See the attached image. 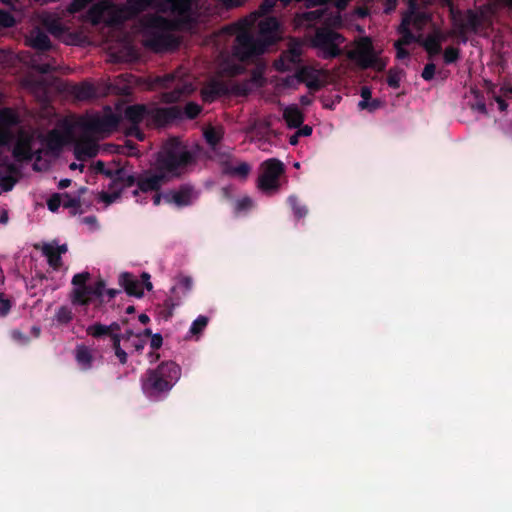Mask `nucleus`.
I'll list each match as a JSON object with an SVG mask.
<instances>
[{
  "instance_id": "f257e3e1",
  "label": "nucleus",
  "mask_w": 512,
  "mask_h": 512,
  "mask_svg": "<svg viewBox=\"0 0 512 512\" xmlns=\"http://www.w3.org/2000/svg\"><path fill=\"white\" fill-rule=\"evenodd\" d=\"M195 162L194 154L178 138H168L158 151L154 168L169 180L184 175Z\"/></svg>"
},
{
  "instance_id": "f03ea898",
  "label": "nucleus",
  "mask_w": 512,
  "mask_h": 512,
  "mask_svg": "<svg viewBox=\"0 0 512 512\" xmlns=\"http://www.w3.org/2000/svg\"><path fill=\"white\" fill-rule=\"evenodd\" d=\"M181 373V367L171 360L147 369L141 377L143 393L154 401L165 398L181 378Z\"/></svg>"
},
{
  "instance_id": "7ed1b4c3",
  "label": "nucleus",
  "mask_w": 512,
  "mask_h": 512,
  "mask_svg": "<svg viewBox=\"0 0 512 512\" xmlns=\"http://www.w3.org/2000/svg\"><path fill=\"white\" fill-rule=\"evenodd\" d=\"M144 44L155 51L168 48L174 41L170 31L173 29L172 22L156 14L144 15L139 21Z\"/></svg>"
},
{
  "instance_id": "20e7f679",
  "label": "nucleus",
  "mask_w": 512,
  "mask_h": 512,
  "mask_svg": "<svg viewBox=\"0 0 512 512\" xmlns=\"http://www.w3.org/2000/svg\"><path fill=\"white\" fill-rule=\"evenodd\" d=\"M450 17L455 34L461 39V42L468 41V33H479L484 27L485 16L472 9L461 11L458 9H450Z\"/></svg>"
},
{
  "instance_id": "39448f33",
  "label": "nucleus",
  "mask_w": 512,
  "mask_h": 512,
  "mask_svg": "<svg viewBox=\"0 0 512 512\" xmlns=\"http://www.w3.org/2000/svg\"><path fill=\"white\" fill-rule=\"evenodd\" d=\"M262 173L258 177L257 187L265 194H272L279 190V178L285 172L284 164L277 158H270L261 164Z\"/></svg>"
},
{
  "instance_id": "423d86ee",
  "label": "nucleus",
  "mask_w": 512,
  "mask_h": 512,
  "mask_svg": "<svg viewBox=\"0 0 512 512\" xmlns=\"http://www.w3.org/2000/svg\"><path fill=\"white\" fill-rule=\"evenodd\" d=\"M268 46L259 37L255 38L251 33L244 31L236 36L234 56L240 61H250L262 55Z\"/></svg>"
},
{
  "instance_id": "0eeeda50",
  "label": "nucleus",
  "mask_w": 512,
  "mask_h": 512,
  "mask_svg": "<svg viewBox=\"0 0 512 512\" xmlns=\"http://www.w3.org/2000/svg\"><path fill=\"white\" fill-rule=\"evenodd\" d=\"M29 46L36 50L38 54L32 59V67L34 70L41 74H49L55 71L53 64L39 63L38 59H41L42 54L52 49V43L46 32L40 28H35L31 31L29 38L27 39Z\"/></svg>"
},
{
  "instance_id": "6e6552de",
  "label": "nucleus",
  "mask_w": 512,
  "mask_h": 512,
  "mask_svg": "<svg viewBox=\"0 0 512 512\" xmlns=\"http://www.w3.org/2000/svg\"><path fill=\"white\" fill-rule=\"evenodd\" d=\"M344 41V37L329 28L318 29L314 36V46L321 49L324 59H333L341 54L339 44Z\"/></svg>"
},
{
  "instance_id": "1a4fd4ad",
  "label": "nucleus",
  "mask_w": 512,
  "mask_h": 512,
  "mask_svg": "<svg viewBox=\"0 0 512 512\" xmlns=\"http://www.w3.org/2000/svg\"><path fill=\"white\" fill-rule=\"evenodd\" d=\"M120 121L121 116L113 113L111 108L107 106L104 115L88 117L81 123V126L85 131L95 134L110 133L118 127Z\"/></svg>"
},
{
  "instance_id": "9d476101",
  "label": "nucleus",
  "mask_w": 512,
  "mask_h": 512,
  "mask_svg": "<svg viewBox=\"0 0 512 512\" xmlns=\"http://www.w3.org/2000/svg\"><path fill=\"white\" fill-rule=\"evenodd\" d=\"M180 119H183L182 108L180 106H148L147 126L164 127Z\"/></svg>"
},
{
  "instance_id": "9b49d317",
  "label": "nucleus",
  "mask_w": 512,
  "mask_h": 512,
  "mask_svg": "<svg viewBox=\"0 0 512 512\" xmlns=\"http://www.w3.org/2000/svg\"><path fill=\"white\" fill-rule=\"evenodd\" d=\"M353 58L357 65L362 69L373 68L380 72L383 71L386 66V64L375 54L372 42L368 37L362 39Z\"/></svg>"
},
{
  "instance_id": "f8f14e48",
  "label": "nucleus",
  "mask_w": 512,
  "mask_h": 512,
  "mask_svg": "<svg viewBox=\"0 0 512 512\" xmlns=\"http://www.w3.org/2000/svg\"><path fill=\"white\" fill-rule=\"evenodd\" d=\"M169 181L160 171H145L137 177V189L133 191V196L138 197L139 192H158Z\"/></svg>"
},
{
  "instance_id": "ddd939ff",
  "label": "nucleus",
  "mask_w": 512,
  "mask_h": 512,
  "mask_svg": "<svg viewBox=\"0 0 512 512\" xmlns=\"http://www.w3.org/2000/svg\"><path fill=\"white\" fill-rule=\"evenodd\" d=\"M70 137V131L62 133L57 129H52L45 136L41 135L40 140L46 148L47 155L58 156Z\"/></svg>"
},
{
  "instance_id": "4468645a",
  "label": "nucleus",
  "mask_w": 512,
  "mask_h": 512,
  "mask_svg": "<svg viewBox=\"0 0 512 512\" xmlns=\"http://www.w3.org/2000/svg\"><path fill=\"white\" fill-rule=\"evenodd\" d=\"M43 151L41 149L33 152L32 150V137L22 134L14 144L12 155L18 162L31 161L34 157L37 160L41 159Z\"/></svg>"
},
{
  "instance_id": "2eb2a0df",
  "label": "nucleus",
  "mask_w": 512,
  "mask_h": 512,
  "mask_svg": "<svg viewBox=\"0 0 512 512\" xmlns=\"http://www.w3.org/2000/svg\"><path fill=\"white\" fill-rule=\"evenodd\" d=\"M104 288L105 282L100 279L88 288L73 289L71 301L74 305L87 306L92 302L93 297H102Z\"/></svg>"
},
{
  "instance_id": "dca6fc26",
  "label": "nucleus",
  "mask_w": 512,
  "mask_h": 512,
  "mask_svg": "<svg viewBox=\"0 0 512 512\" xmlns=\"http://www.w3.org/2000/svg\"><path fill=\"white\" fill-rule=\"evenodd\" d=\"M18 123V115L12 109L0 110V146H7L12 142L14 135L10 128Z\"/></svg>"
},
{
  "instance_id": "f3484780",
  "label": "nucleus",
  "mask_w": 512,
  "mask_h": 512,
  "mask_svg": "<svg viewBox=\"0 0 512 512\" xmlns=\"http://www.w3.org/2000/svg\"><path fill=\"white\" fill-rule=\"evenodd\" d=\"M280 23L275 17H268L259 23V38L269 47L279 39Z\"/></svg>"
},
{
  "instance_id": "a211bd4d",
  "label": "nucleus",
  "mask_w": 512,
  "mask_h": 512,
  "mask_svg": "<svg viewBox=\"0 0 512 512\" xmlns=\"http://www.w3.org/2000/svg\"><path fill=\"white\" fill-rule=\"evenodd\" d=\"M301 51L297 47H292L283 52L278 59L273 63V66L278 72H287L300 63Z\"/></svg>"
},
{
  "instance_id": "6ab92c4d",
  "label": "nucleus",
  "mask_w": 512,
  "mask_h": 512,
  "mask_svg": "<svg viewBox=\"0 0 512 512\" xmlns=\"http://www.w3.org/2000/svg\"><path fill=\"white\" fill-rule=\"evenodd\" d=\"M193 188L189 185H181L177 191H169L164 194V200L167 203H174L178 207L189 206L192 204Z\"/></svg>"
},
{
  "instance_id": "aec40b11",
  "label": "nucleus",
  "mask_w": 512,
  "mask_h": 512,
  "mask_svg": "<svg viewBox=\"0 0 512 512\" xmlns=\"http://www.w3.org/2000/svg\"><path fill=\"white\" fill-rule=\"evenodd\" d=\"M121 330V325L118 322H112L110 325H104L102 323L96 322L92 325H89L86 329L87 335L101 339L103 337H110L113 339L114 335H121L119 332Z\"/></svg>"
},
{
  "instance_id": "412c9836",
  "label": "nucleus",
  "mask_w": 512,
  "mask_h": 512,
  "mask_svg": "<svg viewBox=\"0 0 512 512\" xmlns=\"http://www.w3.org/2000/svg\"><path fill=\"white\" fill-rule=\"evenodd\" d=\"M68 248L66 244L54 246L50 243H44L41 247L42 254L47 257V261L50 267L57 270L61 267V255L67 252Z\"/></svg>"
},
{
  "instance_id": "4be33fe9",
  "label": "nucleus",
  "mask_w": 512,
  "mask_h": 512,
  "mask_svg": "<svg viewBox=\"0 0 512 512\" xmlns=\"http://www.w3.org/2000/svg\"><path fill=\"white\" fill-rule=\"evenodd\" d=\"M402 18H407L409 26H413L416 30H422L430 20V16L426 12L420 11L414 1H410L409 9Z\"/></svg>"
},
{
  "instance_id": "5701e85b",
  "label": "nucleus",
  "mask_w": 512,
  "mask_h": 512,
  "mask_svg": "<svg viewBox=\"0 0 512 512\" xmlns=\"http://www.w3.org/2000/svg\"><path fill=\"white\" fill-rule=\"evenodd\" d=\"M119 284L130 296L141 298L144 295V289L141 282L132 273H121L119 276Z\"/></svg>"
},
{
  "instance_id": "b1692460",
  "label": "nucleus",
  "mask_w": 512,
  "mask_h": 512,
  "mask_svg": "<svg viewBox=\"0 0 512 512\" xmlns=\"http://www.w3.org/2000/svg\"><path fill=\"white\" fill-rule=\"evenodd\" d=\"M446 40L444 34L437 30L430 33L426 38L420 42L424 50L428 53L429 58H432L442 52V43Z\"/></svg>"
},
{
  "instance_id": "393cba45",
  "label": "nucleus",
  "mask_w": 512,
  "mask_h": 512,
  "mask_svg": "<svg viewBox=\"0 0 512 512\" xmlns=\"http://www.w3.org/2000/svg\"><path fill=\"white\" fill-rule=\"evenodd\" d=\"M283 119L288 128L296 129L303 124L305 116L296 104H291L284 108Z\"/></svg>"
},
{
  "instance_id": "a878e982",
  "label": "nucleus",
  "mask_w": 512,
  "mask_h": 512,
  "mask_svg": "<svg viewBox=\"0 0 512 512\" xmlns=\"http://www.w3.org/2000/svg\"><path fill=\"white\" fill-rule=\"evenodd\" d=\"M148 105L133 104L126 107L124 117L132 125H139L143 120L147 121Z\"/></svg>"
},
{
  "instance_id": "bb28decb",
  "label": "nucleus",
  "mask_w": 512,
  "mask_h": 512,
  "mask_svg": "<svg viewBox=\"0 0 512 512\" xmlns=\"http://www.w3.org/2000/svg\"><path fill=\"white\" fill-rule=\"evenodd\" d=\"M97 152L96 144L89 139L80 140L74 146V155L77 160L92 158L97 155Z\"/></svg>"
},
{
  "instance_id": "cd10ccee",
  "label": "nucleus",
  "mask_w": 512,
  "mask_h": 512,
  "mask_svg": "<svg viewBox=\"0 0 512 512\" xmlns=\"http://www.w3.org/2000/svg\"><path fill=\"white\" fill-rule=\"evenodd\" d=\"M155 0H126L123 11L127 18H135L143 11L152 7Z\"/></svg>"
},
{
  "instance_id": "c85d7f7f",
  "label": "nucleus",
  "mask_w": 512,
  "mask_h": 512,
  "mask_svg": "<svg viewBox=\"0 0 512 512\" xmlns=\"http://www.w3.org/2000/svg\"><path fill=\"white\" fill-rule=\"evenodd\" d=\"M72 94L81 101L90 100L97 96L95 86L87 81L76 84L72 88Z\"/></svg>"
},
{
  "instance_id": "c756f323",
  "label": "nucleus",
  "mask_w": 512,
  "mask_h": 512,
  "mask_svg": "<svg viewBox=\"0 0 512 512\" xmlns=\"http://www.w3.org/2000/svg\"><path fill=\"white\" fill-rule=\"evenodd\" d=\"M398 33L401 35V37L395 41L398 45L408 46L414 42H420V37L415 36L411 31L407 18H402L398 27Z\"/></svg>"
},
{
  "instance_id": "7c9ffc66",
  "label": "nucleus",
  "mask_w": 512,
  "mask_h": 512,
  "mask_svg": "<svg viewBox=\"0 0 512 512\" xmlns=\"http://www.w3.org/2000/svg\"><path fill=\"white\" fill-rule=\"evenodd\" d=\"M111 179L115 184H121V191L124 188L131 187L134 184H137V177L132 174H128L124 168L115 169Z\"/></svg>"
},
{
  "instance_id": "2f4dec72",
  "label": "nucleus",
  "mask_w": 512,
  "mask_h": 512,
  "mask_svg": "<svg viewBox=\"0 0 512 512\" xmlns=\"http://www.w3.org/2000/svg\"><path fill=\"white\" fill-rule=\"evenodd\" d=\"M75 358L78 365L83 370H88L92 367L93 356L91 350L85 345H79L76 347Z\"/></svg>"
},
{
  "instance_id": "473e14b6",
  "label": "nucleus",
  "mask_w": 512,
  "mask_h": 512,
  "mask_svg": "<svg viewBox=\"0 0 512 512\" xmlns=\"http://www.w3.org/2000/svg\"><path fill=\"white\" fill-rule=\"evenodd\" d=\"M186 88V85L177 82L172 90L162 93L161 99L165 103H175L185 94Z\"/></svg>"
},
{
  "instance_id": "72a5a7b5",
  "label": "nucleus",
  "mask_w": 512,
  "mask_h": 512,
  "mask_svg": "<svg viewBox=\"0 0 512 512\" xmlns=\"http://www.w3.org/2000/svg\"><path fill=\"white\" fill-rule=\"evenodd\" d=\"M193 287V280L189 276H182L179 278L178 283L171 288L172 294H177L179 292L182 293L183 296H186Z\"/></svg>"
},
{
  "instance_id": "f704fd0d",
  "label": "nucleus",
  "mask_w": 512,
  "mask_h": 512,
  "mask_svg": "<svg viewBox=\"0 0 512 512\" xmlns=\"http://www.w3.org/2000/svg\"><path fill=\"white\" fill-rule=\"evenodd\" d=\"M204 138L209 146L215 148L223 138L221 129L215 127H208L204 131Z\"/></svg>"
},
{
  "instance_id": "c9c22d12",
  "label": "nucleus",
  "mask_w": 512,
  "mask_h": 512,
  "mask_svg": "<svg viewBox=\"0 0 512 512\" xmlns=\"http://www.w3.org/2000/svg\"><path fill=\"white\" fill-rule=\"evenodd\" d=\"M289 206L291 207L294 216L297 219H301L308 214V208L301 204L298 197L295 195H290L287 199Z\"/></svg>"
},
{
  "instance_id": "e433bc0d",
  "label": "nucleus",
  "mask_w": 512,
  "mask_h": 512,
  "mask_svg": "<svg viewBox=\"0 0 512 512\" xmlns=\"http://www.w3.org/2000/svg\"><path fill=\"white\" fill-rule=\"evenodd\" d=\"M209 322L208 317L204 315H199L191 324L189 332L194 335L198 336L200 335L204 329L207 327Z\"/></svg>"
},
{
  "instance_id": "4c0bfd02",
  "label": "nucleus",
  "mask_w": 512,
  "mask_h": 512,
  "mask_svg": "<svg viewBox=\"0 0 512 512\" xmlns=\"http://www.w3.org/2000/svg\"><path fill=\"white\" fill-rule=\"evenodd\" d=\"M112 341V349L114 350V353L116 357L118 358L119 362L121 364L127 363L128 355L127 353L121 348V335H114Z\"/></svg>"
},
{
  "instance_id": "58836bf2",
  "label": "nucleus",
  "mask_w": 512,
  "mask_h": 512,
  "mask_svg": "<svg viewBox=\"0 0 512 512\" xmlns=\"http://www.w3.org/2000/svg\"><path fill=\"white\" fill-rule=\"evenodd\" d=\"M181 304V298L177 294L167 297L163 302L166 310L165 318L172 317L174 309Z\"/></svg>"
},
{
  "instance_id": "ea45409f",
  "label": "nucleus",
  "mask_w": 512,
  "mask_h": 512,
  "mask_svg": "<svg viewBox=\"0 0 512 512\" xmlns=\"http://www.w3.org/2000/svg\"><path fill=\"white\" fill-rule=\"evenodd\" d=\"M202 111V107L195 103V102H189L185 105V107L182 109L183 118L187 119H195Z\"/></svg>"
},
{
  "instance_id": "a19ab883",
  "label": "nucleus",
  "mask_w": 512,
  "mask_h": 512,
  "mask_svg": "<svg viewBox=\"0 0 512 512\" xmlns=\"http://www.w3.org/2000/svg\"><path fill=\"white\" fill-rule=\"evenodd\" d=\"M80 199L76 197L70 196L68 193H64L62 195V206L64 208L73 209L71 213L75 215L77 213V209L80 207Z\"/></svg>"
},
{
  "instance_id": "79ce46f5",
  "label": "nucleus",
  "mask_w": 512,
  "mask_h": 512,
  "mask_svg": "<svg viewBox=\"0 0 512 512\" xmlns=\"http://www.w3.org/2000/svg\"><path fill=\"white\" fill-rule=\"evenodd\" d=\"M459 58H460V49L459 48L449 46L444 50L443 59H444L445 64H447V65L453 64V63L457 62Z\"/></svg>"
},
{
  "instance_id": "37998d69",
  "label": "nucleus",
  "mask_w": 512,
  "mask_h": 512,
  "mask_svg": "<svg viewBox=\"0 0 512 512\" xmlns=\"http://www.w3.org/2000/svg\"><path fill=\"white\" fill-rule=\"evenodd\" d=\"M191 0H171V7L173 11L180 14H187L191 10Z\"/></svg>"
},
{
  "instance_id": "c03bdc74",
  "label": "nucleus",
  "mask_w": 512,
  "mask_h": 512,
  "mask_svg": "<svg viewBox=\"0 0 512 512\" xmlns=\"http://www.w3.org/2000/svg\"><path fill=\"white\" fill-rule=\"evenodd\" d=\"M55 317H56L57 322H59L61 324H67L72 320L73 314L69 307L61 306L57 310Z\"/></svg>"
},
{
  "instance_id": "a18cd8bd",
  "label": "nucleus",
  "mask_w": 512,
  "mask_h": 512,
  "mask_svg": "<svg viewBox=\"0 0 512 512\" xmlns=\"http://www.w3.org/2000/svg\"><path fill=\"white\" fill-rule=\"evenodd\" d=\"M90 279L89 272L77 273L73 276L71 283L75 286L74 289L88 288L86 282Z\"/></svg>"
},
{
  "instance_id": "49530a36",
  "label": "nucleus",
  "mask_w": 512,
  "mask_h": 512,
  "mask_svg": "<svg viewBox=\"0 0 512 512\" xmlns=\"http://www.w3.org/2000/svg\"><path fill=\"white\" fill-rule=\"evenodd\" d=\"M314 75V72L309 67L302 66L297 69L295 78L299 83L306 84Z\"/></svg>"
},
{
  "instance_id": "de8ad7c7",
  "label": "nucleus",
  "mask_w": 512,
  "mask_h": 512,
  "mask_svg": "<svg viewBox=\"0 0 512 512\" xmlns=\"http://www.w3.org/2000/svg\"><path fill=\"white\" fill-rule=\"evenodd\" d=\"M251 167L248 163L242 162L237 166L229 168L228 172L232 175H237L246 178L250 173Z\"/></svg>"
},
{
  "instance_id": "09e8293b",
  "label": "nucleus",
  "mask_w": 512,
  "mask_h": 512,
  "mask_svg": "<svg viewBox=\"0 0 512 512\" xmlns=\"http://www.w3.org/2000/svg\"><path fill=\"white\" fill-rule=\"evenodd\" d=\"M381 106V101L379 99H370V100H361L358 103V107L360 110H367L369 112H374Z\"/></svg>"
},
{
  "instance_id": "8fccbe9b",
  "label": "nucleus",
  "mask_w": 512,
  "mask_h": 512,
  "mask_svg": "<svg viewBox=\"0 0 512 512\" xmlns=\"http://www.w3.org/2000/svg\"><path fill=\"white\" fill-rule=\"evenodd\" d=\"M400 81H401L400 72L390 69L388 72V75H387L388 86L393 89H398L400 87Z\"/></svg>"
},
{
  "instance_id": "3c124183",
  "label": "nucleus",
  "mask_w": 512,
  "mask_h": 512,
  "mask_svg": "<svg viewBox=\"0 0 512 512\" xmlns=\"http://www.w3.org/2000/svg\"><path fill=\"white\" fill-rule=\"evenodd\" d=\"M15 25L14 17L5 10H0V28H10Z\"/></svg>"
},
{
  "instance_id": "603ef678",
  "label": "nucleus",
  "mask_w": 512,
  "mask_h": 512,
  "mask_svg": "<svg viewBox=\"0 0 512 512\" xmlns=\"http://www.w3.org/2000/svg\"><path fill=\"white\" fill-rule=\"evenodd\" d=\"M62 206V195L54 193L47 200V207L51 212H56Z\"/></svg>"
},
{
  "instance_id": "864d4df0",
  "label": "nucleus",
  "mask_w": 512,
  "mask_h": 512,
  "mask_svg": "<svg viewBox=\"0 0 512 512\" xmlns=\"http://www.w3.org/2000/svg\"><path fill=\"white\" fill-rule=\"evenodd\" d=\"M253 205V201L250 197L245 196L239 199L235 204V212L240 213L242 211L249 210Z\"/></svg>"
},
{
  "instance_id": "5fc2aeb1",
  "label": "nucleus",
  "mask_w": 512,
  "mask_h": 512,
  "mask_svg": "<svg viewBox=\"0 0 512 512\" xmlns=\"http://www.w3.org/2000/svg\"><path fill=\"white\" fill-rule=\"evenodd\" d=\"M92 0H72L69 4V12L77 13L82 11Z\"/></svg>"
},
{
  "instance_id": "6e6d98bb",
  "label": "nucleus",
  "mask_w": 512,
  "mask_h": 512,
  "mask_svg": "<svg viewBox=\"0 0 512 512\" xmlns=\"http://www.w3.org/2000/svg\"><path fill=\"white\" fill-rule=\"evenodd\" d=\"M10 335L14 341L18 342L21 345H26L30 342V338L19 329H13Z\"/></svg>"
},
{
  "instance_id": "4d7b16f0",
  "label": "nucleus",
  "mask_w": 512,
  "mask_h": 512,
  "mask_svg": "<svg viewBox=\"0 0 512 512\" xmlns=\"http://www.w3.org/2000/svg\"><path fill=\"white\" fill-rule=\"evenodd\" d=\"M175 80L176 77L174 74H166L164 76L157 77L156 83L163 88H169Z\"/></svg>"
},
{
  "instance_id": "13d9d810",
  "label": "nucleus",
  "mask_w": 512,
  "mask_h": 512,
  "mask_svg": "<svg viewBox=\"0 0 512 512\" xmlns=\"http://www.w3.org/2000/svg\"><path fill=\"white\" fill-rule=\"evenodd\" d=\"M435 70H436V66L434 63H427L423 68L421 77L425 81H431L434 78Z\"/></svg>"
},
{
  "instance_id": "bf43d9fd",
  "label": "nucleus",
  "mask_w": 512,
  "mask_h": 512,
  "mask_svg": "<svg viewBox=\"0 0 512 512\" xmlns=\"http://www.w3.org/2000/svg\"><path fill=\"white\" fill-rule=\"evenodd\" d=\"M15 184L16 180L10 175L3 176L0 179V186L4 192L11 191Z\"/></svg>"
},
{
  "instance_id": "052dcab7",
  "label": "nucleus",
  "mask_w": 512,
  "mask_h": 512,
  "mask_svg": "<svg viewBox=\"0 0 512 512\" xmlns=\"http://www.w3.org/2000/svg\"><path fill=\"white\" fill-rule=\"evenodd\" d=\"M45 25L48 31L54 35H60L63 32V26L57 20L46 22Z\"/></svg>"
},
{
  "instance_id": "680f3d73",
  "label": "nucleus",
  "mask_w": 512,
  "mask_h": 512,
  "mask_svg": "<svg viewBox=\"0 0 512 512\" xmlns=\"http://www.w3.org/2000/svg\"><path fill=\"white\" fill-rule=\"evenodd\" d=\"M120 195L121 189H119L118 191H114L112 193L102 192L100 198L103 202L109 205L115 202L120 197Z\"/></svg>"
},
{
  "instance_id": "e2e57ef3",
  "label": "nucleus",
  "mask_w": 512,
  "mask_h": 512,
  "mask_svg": "<svg viewBox=\"0 0 512 512\" xmlns=\"http://www.w3.org/2000/svg\"><path fill=\"white\" fill-rule=\"evenodd\" d=\"M305 85L310 91L313 92L319 91L323 86L322 82L320 81L316 74L313 77H311V79L307 81Z\"/></svg>"
},
{
  "instance_id": "0e129e2a",
  "label": "nucleus",
  "mask_w": 512,
  "mask_h": 512,
  "mask_svg": "<svg viewBox=\"0 0 512 512\" xmlns=\"http://www.w3.org/2000/svg\"><path fill=\"white\" fill-rule=\"evenodd\" d=\"M276 4V0H263L259 6V12L261 15H266L272 11Z\"/></svg>"
},
{
  "instance_id": "69168bd1",
  "label": "nucleus",
  "mask_w": 512,
  "mask_h": 512,
  "mask_svg": "<svg viewBox=\"0 0 512 512\" xmlns=\"http://www.w3.org/2000/svg\"><path fill=\"white\" fill-rule=\"evenodd\" d=\"M11 309V302L0 294V317L6 316Z\"/></svg>"
},
{
  "instance_id": "338daca9",
  "label": "nucleus",
  "mask_w": 512,
  "mask_h": 512,
  "mask_svg": "<svg viewBox=\"0 0 512 512\" xmlns=\"http://www.w3.org/2000/svg\"><path fill=\"white\" fill-rule=\"evenodd\" d=\"M128 136H134L138 140H144V133L140 130L139 125H132L126 133Z\"/></svg>"
},
{
  "instance_id": "774afa93",
  "label": "nucleus",
  "mask_w": 512,
  "mask_h": 512,
  "mask_svg": "<svg viewBox=\"0 0 512 512\" xmlns=\"http://www.w3.org/2000/svg\"><path fill=\"white\" fill-rule=\"evenodd\" d=\"M163 344V338L161 334L156 333L151 337L150 346L153 350L159 349Z\"/></svg>"
}]
</instances>
